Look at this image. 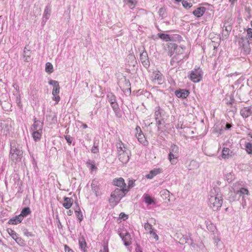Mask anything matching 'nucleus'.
<instances>
[{"mask_svg": "<svg viewBox=\"0 0 252 252\" xmlns=\"http://www.w3.org/2000/svg\"><path fill=\"white\" fill-rule=\"evenodd\" d=\"M45 70L46 71L49 73L53 72V66L51 63L48 62L46 63Z\"/></svg>", "mask_w": 252, "mask_h": 252, "instance_id": "obj_37", "label": "nucleus"}, {"mask_svg": "<svg viewBox=\"0 0 252 252\" xmlns=\"http://www.w3.org/2000/svg\"><path fill=\"white\" fill-rule=\"evenodd\" d=\"M241 204H242V205L243 206V208H245V206H246V201H245L244 198L243 200L242 199V202L241 203Z\"/></svg>", "mask_w": 252, "mask_h": 252, "instance_id": "obj_61", "label": "nucleus"}, {"mask_svg": "<svg viewBox=\"0 0 252 252\" xmlns=\"http://www.w3.org/2000/svg\"><path fill=\"white\" fill-rule=\"evenodd\" d=\"M245 39L252 42V29L248 28L247 30V36Z\"/></svg>", "mask_w": 252, "mask_h": 252, "instance_id": "obj_39", "label": "nucleus"}, {"mask_svg": "<svg viewBox=\"0 0 252 252\" xmlns=\"http://www.w3.org/2000/svg\"><path fill=\"white\" fill-rule=\"evenodd\" d=\"M87 164L88 166L90 167V169L92 171H93L94 170H95L96 169V167L95 166V165L94 163H91L90 161L87 162Z\"/></svg>", "mask_w": 252, "mask_h": 252, "instance_id": "obj_47", "label": "nucleus"}, {"mask_svg": "<svg viewBox=\"0 0 252 252\" xmlns=\"http://www.w3.org/2000/svg\"><path fill=\"white\" fill-rule=\"evenodd\" d=\"M51 14V8L49 5H47L46 6L43 15V18H45L46 20H48Z\"/></svg>", "mask_w": 252, "mask_h": 252, "instance_id": "obj_27", "label": "nucleus"}, {"mask_svg": "<svg viewBox=\"0 0 252 252\" xmlns=\"http://www.w3.org/2000/svg\"><path fill=\"white\" fill-rule=\"evenodd\" d=\"M14 240L18 244L21 243L22 242V239L21 238H20V237H18V236L16 237H15V239Z\"/></svg>", "mask_w": 252, "mask_h": 252, "instance_id": "obj_58", "label": "nucleus"}, {"mask_svg": "<svg viewBox=\"0 0 252 252\" xmlns=\"http://www.w3.org/2000/svg\"><path fill=\"white\" fill-rule=\"evenodd\" d=\"M155 120L160 119V118H162L161 112L160 111L159 107L156 108V111H155Z\"/></svg>", "mask_w": 252, "mask_h": 252, "instance_id": "obj_40", "label": "nucleus"}, {"mask_svg": "<svg viewBox=\"0 0 252 252\" xmlns=\"http://www.w3.org/2000/svg\"><path fill=\"white\" fill-rule=\"evenodd\" d=\"M164 48L165 50L168 52V55L171 56L176 50L177 44L174 43H168L164 46Z\"/></svg>", "mask_w": 252, "mask_h": 252, "instance_id": "obj_9", "label": "nucleus"}, {"mask_svg": "<svg viewBox=\"0 0 252 252\" xmlns=\"http://www.w3.org/2000/svg\"><path fill=\"white\" fill-rule=\"evenodd\" d=\"M240 114L243 118L249 117L252 114V105L242 108L240 110Z\"/></svg>", "mask_w": 252, "mask_h": 252, "instance_id": "obj_11", "label": "nucleus"}, {"mask_svg": "<svg viewBox=\"0 0 252 252\" xmlns=\"http://www.w3.org/2000/svg\"><path fill=\"white\" fill-rule=\"evenodd\" d=\"M162 120V118H160V119H157V120H156V124L158 125V126H160L161 125V121Z\"/></svg>", "mask_w": 252, "mask_h": 252, "instance_id": "obj_57", "label": "nucleus"}, {"mask_svg": "<svg viewBox=\"0 0 252 252\" xmlns=\"http://www.w3.org/2000/svg\"><path fill=\"white\" fill-rule=\"evenodd\" d=\"M184 58V56L182 57H178L176 56H174L170 61V64L171 66L176 67L177 66L178 63L181 61Z\"/></svg>", "mask_w": 252, "mask_h": 252, "instance_id": "obj_20", "label": "nucleus"}, {"mask_svg": "<svg viewBox=\"0 0 252 252\" xmlns=\"http://www.w3.org/2000/svg\"><path fill=\"white\" fill-rule=\"evenodd\" d=\"M135 130L136 131L135 136L137 137L138 140L140 143L144 144L146 141L145 137L142 133L140 127L139 126H137L136 127Z\"/></svg>", "mask_w": 252, "mask_h": 252, "instance_id": "obj_13", "label": "nucleus"}, {"mask_svg": "<svg viewBox=\"0 0 252 252\" xmlns=\"http://www.w3.org/2000/svg\"><path fill=\"white\" fill-rule=\"evenodd\" d=\"M206 11L204 7H199L192 12V14L196 17L200 18L203 15Z\"/></svg>", "mask_w": 252, "mask_h": 252, "instance_id": "obj_18", "label": "nucleus"}, {"mask_svg": "<svg viewBox=\"0 0 252 252\" xmlns=\"http://www.w3.org/2000/svg\"><path fill=\"white\" fill-rule=\"evenodd\" d=\"M176 54H177V55H176V56L178 57H182L183 56L182 54H183L184 52V49L181 47H178L177 45V48L175 50Z\"/></svg>", "mask_w": 252, "mask_h": 252, "instance_id": "obj_38", "label": "nucleus"}, {"mask_svg": "<svg viewBox=\"0 0 252 252\" xmlns=\"http://www.w3.org/2000/svg\"><path fill=\"white\" fill-rule=\"evenodd\" d=\"M73 199L70 197H65L64 198L63 206L66 209H69L73 203Z\"/></svg>", "mask_w": 252, "mask_h": 252, "instance_id": "obj_21", "label": "nucleus"}, {"mask_svg": "<svg viewBox=\"0 0 252 252\" xmlns=\"http://www.w3.org/2000/svg\"><path fill=\"white\" fill-rule=\"evenodd\" d=\"M237 0H229L231 4H233Z\"/></svg>", "mask_w": 252, "mask_h": 252, "instance_id": "obj_64", "label": "nucleus"}, {"mask_svg": "<svg viewBox=\"0 0 252 252\" xmlns=\"http://www.w3.org/2000/svg\"><path fill=\"white\" fill-rule=\"evenodd\" d=\"M161 195H164V194L165 195H168L169 194V191H168L167 190H163L162 191H161Z\"/></svg>", "mask_w": 252, "mask_h": 252, "instance_id": "obj_56", "label": "nucleus"}, {"mask_svg": "<svg viewBox=\"0 0 252 252\" xmlns=\"http://www.w3.org/2000/svg\"><path fill=\"white\" fill-rule=\"evenodd\" d=\"M158 35L159 38L164 41H168L171 40V38L169 34L164 33H158Z\"/></svg>", "mask_w": 252, "mask_h": 252, "instance_id": "obj_32", "label": "nucleus"}, {"mask_svg": "<svg viewBox=\"0 0 252 252\" xmlns=\"http://www.w3.org/2000/svg\"><path fill=\"white\" fill-rule=\"evenodd\" d=\"M234 155V153L228 148H223L222 151V158L228 159Z\"/></svg>", "mask_w": 252, "mask_h": 252, "instance_id": "obj_16", "label": "nucleus"}, {"mask_svg": "<svg viewBox=\"0 0 252 252\" xmlns=\"http://www.w3.org/2000/svg\"><path fill=\"white\" fill-rule=\"evenodd\" d=\"M222 196L219 192V188H214L211 189L208 200V205L214 210L220 209L222 204Z\"/></svg>", "mask_w": 252, "mask_h": 252, "instance_id": "obj_1", "label": "nucleus"}, {"mask_svg": "<svg viewBox=\"0 0 252 252\" xmlns=\"http://www.w3.org/2000/svg\"><path fill=\"white\" fill-rule=\"evenodd\" d=\"M72 213L73 212L71 210H69V211H67V214L68 216H71L72 214Z\"/></svg>", "mask_w": 252, "mask_h": 252, "instance_id": "obj_63", "label": "nucleus"}, {"mask_svg": "<svg viewBox=\"0 0 252 252\" xmlns=\"http://www.w3.org/2000/svg\"><path fill=\"white\" fill-rule=\"evenodd\" d=\"M128 191V189L125 188H116L111 193L109 202L113 205H116Z\"/></svg>", "mask_w": 252, "mask_h": 252, "instance_id": "obj_3", "label": "nucleus"}, {"mask_svg": "<svg viewBox=\"0 0 252 252\" xmlns=\"http://www.w3.org/2000/svg\"><path fill=\"white\" fill-rule=\"evenodd\" d=\"M22 220L23 219L22 218L21 216L19 215L17 216L14 218L10 219L9 220V223L11 224H17L19 223H20Z\"/></svg>", "mask_w": 252, "mask_h": 252, "instance_id": "obj_23", "label": "nucleus"}, {"mask_svg": "<svg viewBox=\"0 0 252 252\" xmlns=\"http://www.w3.org/2000/svg\"><path fill=\"white\" fill-rule=\"evenodd\" d=\"M158 13L160 17H161L162 18H163L165 16V9L164 8H160L159 9Z\"/></svg>", "mask_w": 252, "mask_h": 252, "instance_id": "obj_45", "label": "nucleus"}, {"mask_svg": "<svg viewBox=\"0 0 252 252\" xmlns=\"http://www.w3.org/2000/svg\"><path fill=\"white\" fill-rule=\"evenodd\" d=\"M64 250L65 252H74L72 250H71L68 246L67 245L64 246Z\"/></svg>", "mask_w": 252, "mask_h": 252, "instance_id": "obj_53", "label": "nucleus"}, {"mask_svg": "<svg viewBox=\"0 0 252 252\" xmlns=\"http://www.w3.org/2000/svg\"><path fill=\"white\" fill-rule=\"evenodd\" d=\"M108 101L111 103L116 101V96L111 93H108L107 95Z\"/></svg>", "mask_w": 252, "mask_h": 252, "instance_id": "obj_35", "label": "nucleus"}, {"mask_svg": "<svg viewBox=\"0 0 252 252\" xmlns=\"http://www.w3.org/2000/svg\"><path fill=\"white\" fill-rule=\"evenodd\" d=\"M184 239H185V243H188L189 240L192 241L190 238H188L187 236L183 238V239H181L180 240L182 241V243L184 242Z\"/></svg>", "mask_w": 252, "mask_h": 252, "instance_id": "obj_54", "label": "nucleus"}, {"mask_svg": "<svg viewBox=\"0 0 252 252\" xmlns=\"http://www.w3.org/2000/svg\"><path fill=\"white\" fill-rule=\"evenodd\" d=\"M65 139L68 144L70 145L71 144L72 141V138L70 135L65 136Z\"/></svg>", "mask_w": 252, "mask_h": 252, "instance_id": "obj_51", "label": "nucleus"}, {"mask_svg": "<svg viewBox=\"0 0 252 252\" xmlns=\"http://www.w3.org/2000/svg\"><path fill=\"white\" fill-rule=\"evenodd\" d=\"M91 151H92V152L94 154L97 153L98 152V146H97V145L95 146V144H94V146L92 148Z\"/></svg>", "mask_w": 252, "mask_h": 252, "instance_id": "obj_50", "label": "nucleus"}, {"mask_svg": "<svg viewBox=\"0 0 252 252\" xmlns=\"http://www.w3.org/2000/svg\"><path fill=\"white\" fill-rule=\"evenodd\" d=\"M249 194V191L247 189L242 188L240 190H238L236 193V195H238L240 197L242 196V199L243 200L244 198V195Z\"/></svg>", "mask_w": 252, "mask_h": 252, "instance_id": "obj_26", "label": "nucleus"}, {"mask_svg": "<svg viewBox=\"0 0 252 252\" xmlns=\"http://www.w3.org/2000/svg\"><path fill=\"white\" fill-rule=\"evenodd\" d=\"M135 180H129L128 182V186L126 188V189H128V190L133 187L134 186V182Z\"/></svg>", "mask_w": 252, "mask_h": 252, "instance_id": "obj_46", "label": "nucleus"}, {"mask_svg": "<svg viewBox=\"0 0 252 252\" xmlns=\"http://www.w3.org/2000/svg\"><path fill=\"white\" fill-rule=\"evenodd\" d=\"M250 41L247 40L244 37L239 38L238 42L240 47L242 49L245 54H248L250 53L251 49L250 47Z\"/></svg>", "mask_w": 252, "mask_h": 252, "instance_id": "obj_7", "label": "nucleus"}, {"mask_svg": "<svg viewBox=\"0 0 252 252\" xmlns=\"http://www.w3.org/2000/svg\"><path fill=\"white\" fill-rule=\"evenodd\" d=\"M140 60L144 67L147 68L149 66L150 63L147 52H143L140 55Z\"/></svg>", "mask_w": 252, "mask_h": 252, "instance_id": "obj_12", "label": "nucleus"}, {"mask_svg": "<svg viewBox=\"0 0 252 252\" xmlns=\"http://www.w3.org/2000/svg\"><path fill=\"white\" fill-rule=\"evenodd\" d=\"M79 244L80 248L81 249V250L85 252L86 248V242L83 237L79 238Z\"/></svg>", "mask_w": 252, "mask_h": 252, "instance_id": "obj_28", "label": "nucleus"}, {"mask_svg": "<svg viewBox=\"0 0 252 252\" xmlns=\"http://www.w3.org/2000/svg\"><path fill=\"white\" fill-rule=\"evenodd\" d=\"M124 1L128 4L131 9H133L135 6V0H124Z\"/></svg>", "mask_w": 252, "mask_h": 252, "instance_id": "obj_41", "label": "nucleus"}, {"mask_svg": "<svg viewBox=\"0 0 252 252\" xmlns=\"http://www.w3.org/2000/svg\"><path fill=\"white\" fill-rule=\"evenodd\" d=\"M190 164H192V165H195L196 166H198L197 163L194 160H191L190 161Z\"/></svg>", "mask_w": 252, "mask_h": 252, "instance_id": "obj_62", "label": "nucleus"}, {"mask_svg": "<svg viewBox=\"0 0 252 252\" xmlns=\"http://www.w3.org/2000/svg\"><path fill=\"white\" fill-rule=\"evenodd\" d=\"M49 84L53 87L52 91L53 100L56 101V104L58 103L60 100V97L58 95L60 93V85L58 81L51 80L49 81Z\"/></svg>", "mask_w": 252, "mask_h": 252, "instance_id": "obj_5", "label": "nucleus"}, {"mask_svg": "<svg viewBox=\"0 0 252 252\" xmlns=\"http://www.w3.org/2000/svg\"><path fill=\"white\" fill-rule=\"evenodd\" d=\"M118 158L120 161L123 163L126 164L128 162L129 159L128 153L126 152L120 153V154H118Z\"/></svg>", "mask_w": 252, "mask_h": 252, "instance_id": "obj_15", "label": "nucleus"}, {"mask_svg": "<svg viewBox=\"0 0 252 252\" xmlns=\"http://www.w3.org/2000/svg\"><path fill=\"white\" fill-rule=\"evenodd\" d=\"M144 228L146 231H149V232H151L154 229L152 228V225L150 224L148 222H146L144 224Z\"/></svg>", "mask_w": 252, "mask_h": 252, "instance_id": "obj_43", "label": "nucleus"}, {"mask_svg": "<svg viewBox=\"0 0 252 252\" xmlns=\"http://www.w3.org/2000/svg\"><path fill=\"white\" fill-rule=\"evenodd\" d=\"M24 233L25 235L28 236H32V235L31 234H30V233L28 231V230L27 229L24 230Z\"/></svg>", "mask_w": 252, "mask_h": 252, "instance_id": "obj_59", "label": "nucleus"}, {"mask_svg": "<svg viewBox=\"0 0 252 252\" xmlns=\"http://www.w3.org/2000/svg\"><path fill=\"white\" fill-rule=\"evenodd\" d=\"M23 157V151L15 141L10 143V151L9 158L11 164H16L20 162Z\"/></svg>", "mask_w": 252, "mask_h": 252, "instance_id": "obj_2", "label": "nucleus"}, {"mask_svg": "<svg viewBox=\"0 0 252 252\" xmlns=\"http://www.w3.org/2000/svg\"><path fill=\"white\" fill-rule=\"evenodd\" d=\"M111 106L113 108L115 113L117 114L120 111V108L117 101L113 102L110 103Z\"/></svg>", "mask_w": 252, "mask_h": 252, "instance_id": "obj_33", "label": "nucleus"}, {"mask_svg": "<svg viewBox=\"0 0 252 252\" xmlns=\"http://www.w3.org/2000/svg\"><path fill=\"white\" fill-rule=\"evenodd\" d=\"M202 71L200 68H194L190 71L189 78L193 82H199L202 79Z\"/></svg>", "mask_w": 252, "mask_h": 252, "instance_id": "obj_6", "label": "nucleus"}, {"mask_svg": "<svg viewBox=\"0 0 252 252\" xmlns=\"http://www.w3.org/2000/svg\"><path fill=\"white\" fill-rule=\"evenodd\" d=\"M178 157L179 148L177 145L173 144L169 149L168 159L172 164H175L177 162Z\"/></svg>", "mask_w": 252, "mask_h": 252, "instance_id": "obj_4", "label": "nucleus"}, {"mask_svg": "<svg viewBox=\"0 0 252 252\" xmlns=\"http://www.w3.org/2000/svg\"><path fill=\"white\" fill-rule=\"evenodd\" d=\"M31 213V211L30 208L29 207H26L24 208L22 211H21V213L19 216L22 217V218L23 219V218L28 215H30Z\"/></svg>", "mask_w": 252, "mask_h": 252, "instance_id": "obj_29", "label": "nucleus"}, {"mask_svg": "<svg viewBox=\"0 0 252 252\" xmlns=\"http://www.w3.org/2000/svg\"><path fill=\"white\" fill-rule=\"evenodd\" d=\"M31 52L30 50H28L27 47H25L24 51V61L26 62H29L31 58Z\"/></svg>", "mask_w": 252, "mask_h": 252, "instance_id": "obj_25", "label": "nucleus"}, {"mask_svg": "<svg viewBox=\"0 0 252 252\" xmlns=\"http://www.w3.org/2000/svg\"><path fill=\"white\" fill-rule=\"evenodd\" d=\"M120 236L123 241L125 246H128L131 245L132 239L129 233L126 232L125 234L121 233L120 234Z\"/></svg>", "mask_w": 252, "mask_h": 252, "instance_id": "obj_10", "label": "nucleus"}, {"mask_svg": "<svg viewBox=\"0 0 252 252\" xmlns=\"http://www.w3.org/2000/svg\"><path fill=\"white\" fill-rule=\"evenodd\" d=\"M120 217L121 218H122V219H124V220H125V219H127V216H126L125 214H124V213H121L120 214Z\"/></svg>", "mask_w": 252, "mask_h": 252, "instance_id": "obj_55", "label": "nucleus"}, {"mask_svg": "<svg viewBox=\"0 0 252 252\" xmlns=\"http://www.w3.org/2000/svg\"><path fill=\"white\" fill-rule=\"evenodd\" d=\"M183 6L186 8H189L192 6V4L191 2H189L187 0L182 1Z\"/></svg>", "mask_w": 252, "mask_h": 252, "instance_id": "obj_44", "label": "nucleus"}, {"mask_svg": "<svg viewBox=\"0 0 252 252\" xmlns=\"http://www.w3.org/2000/svg\"><path fill=\"white\" fill-rule=\"evenodd\" d=\"M32 137L33 139L37 141L40 140L41 136V131L32 130Z\"/></svg>", "mask_w": 252, "mask_h": 252, "instance_id": "obj_30", "label": "nucleus"}, {"mask_svg": "<svg viewBox=\"0 0 252 252\" xmlns=\"http://www.w3.org/2000/svg\"><path fill=\"white\" fill-rule=\"evenodd\" d=\"M152 81L155 83L161 84L162 83L163 76L159 71H154L152 75Z\"/></svg>", "mask_w": 252, "mask_h": 252, "instance_id": "obj_8", "label": "nucleus"}, {"mask_svg": "<svg viewBox=\"0 0 252 252\" xmlns=\"http://www.w3.org/2000/svg\"><path fill=\"white\" fill-rule=\"evenodd\" d=\"M74 210L77 218L80 222L81 221L83 220V216L77 203H76V208L74 209Z\"/></svg>", "mask_w": 252, "mask_h": 252, "instance_id": "obj_24", "label": "nucleus"}, {"mask_svg": "<svg viewBox=\"0 0 252 252\" xmlns=\"http://www.w3.org/2000/svg\"><path fill=\"white\" fill-rule=\"evenodd\" d=\"M226 179L227 180L228 182H231L232 180V175L230 173L229 174H227L226 176Z\"/></svg>", "mask_w": 252, "mask_h": 252, "instance_id": "obj_52", "label": "nucleus"}, {"mask_svg": "<svg viewBox=\"0 0 252 252\" xmlns=\"http://www.w3.org/2000/svg\"><path fill=\"white\" fill-rule=\"evenodd\" d=\"M8 233L10 235L13 239H15V237L17 236L16 233L12 229H10L9 231L8 230Z\"/></svg>", "mask_w": 252, "mask_h": 252, "instance_id": "obj_49", "label": "nucleus"}, {"mask_svg": "<svg viewBox=\"0 0 252 252\" xmlns=\"http://www.w3.org/2000/svg\"><path fill=\"white\" fill-rule=\"evenodd\" d=\"M149 233L150 234L151 237L156 241L158 240V236L157 234L156 230H154L151 232H149Z\"/></svg>", "mask_w": 252, "mask_h": 252, "instance_id": "obj_42", "label": "nucleus"}, {"mask_svg": "<svg viewBox=\"0 0 252 252\" xmlns=\"http://www.w3.org/2000/svg\"><path fill=\"white\" fill-rule=\"evenodd\" d=\"M144 196V201L148 204L151 205L153 203L155 204V202L154 199L148 194H145Z\"/></svg>", "mask_w": 252, "mask_h": 252, "instance_id": "obj_31", "label": "nucleus"}, {"mask_svg": "<svg viewBox=\"0 0 252 252\" xmlns=\"http://www.w3.org/2000/svg\"><path fill=\"white\" fill-rule=\"evenodd\" d=\"M91 187H92V190H93V191L95 192V193H96L97 190H98V188H97V186L95 185L94 181H93L92 182V183L91 184ZM96 195H97V194H96Z\"/></svg>", "mask_w": 252, "mask_h": 252, "instance_id": "obj_48", "label": "nucleus"}, {"mask_svg": "<svg viewBox=\"0 0 252 252\" xmlns=\"http://www.w3.org/2000/svg\"><path fill=\"white\" fill-rule=\"evenodd\" d=\"M117 147L118 149V154L120 153H122V152H126L124 149H125L124 146V144L122 143V141H120L119 143L117 144Z\"/></svg>", "mask_w": 252, "mask_h": 252, "instance_id": "obj_36", "label": "nucleus"}, {"mask_svg": "<svg viewBox=\"0 0 252 252\" xmlns=\"http://www.w3.org/2000/svg\"><path fill=\"white\" fill-rule=\"evenodd\" d=\"M245 150L248 154H252V143L250 142L246 143Z\"/></svg>", "mask_w": 252, "mask_h": 252, "instance_id": "obj_34", "label": "nucleus"}, {"mask_svg": "<svg viewBox=\"0 0 252 252\" xmlns=\"http://www.w3.org/2000/svg\"><path fill=\"white\" fill-rule=\"evenodd\" d=\"M113 184L115 186L120 187L121 189L123 188H126V185L123 178L115 179L113 180Z\"/></svg>", "mask_w": 252, "mask_h": 252, "instance_id": "obj_17", "label": "nucleus"}, {"mask_svg": "<svg viewBox=\"0 0 252 252\" xmlns=\"http://www.w3.org/2000/svg\"><path fill=\"white\" fill-rule=\"evenodd\" d=\"M161 170L160 169H154L151 170L150 173L146 175L148 179H152L154 176L160 173Z\"/></svg>", "mask_w": 252, "mask_h": 252, "instance_id": "obj_22", "label": "nucleus"}, {"mask_svg": "<svg viewBox=\"0 0 252 252\" xmlns=\"http://www.w3.org/2000/svg\"><path fill=\"white\" fill-rule=\"evenodd\" d=\"M189 92L188 90L184 89H180L177 90L175 92V94L177 97L181 98H186L189 95Z\"/></svg>", "mask_w": 252, "mask_h": 252, "instance_id": "obj_14", "label": "nucleus"}, {"mask_svg": "<svg viewBox=\"0 0 252 252\" xmlns=\"http://www.w3.org/2000/svg\"><path fill=\"white\" fill-rule=\"evenodd\" d=\"M232 126V125L230 124L227 123L225 125V129H229Z\"/></svg>", "mask_w": 252, "mask_h": 252, "instance_id": "obj_60", "label": "nucleus"}, {"mask_svg": "<svg viewBox=\"0 0 252 252\" xmlns=\"http://www.w3.org/2000/svg\"><path fill=\"white\" fill-rule=\"evenodd\" d=\"M34 119V123L32 127V130H38V131H42V129L43 127V124L39 121H36Z\"/></svg>", "mask_w": 252, "mask_h": 252, "instance_id": "obj_19", "label": "nucleus"}]
</instances>
